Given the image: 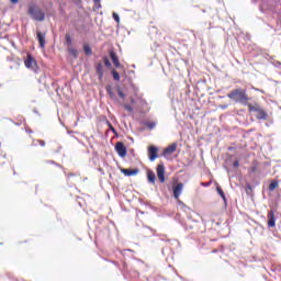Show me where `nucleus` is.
<instances>
[{
  "instance_id": "obj_1",
  "label": "nucleus",
  "mask_w": 281,
  "mask_h": 281,
  "mask_svg": "<svg viewBox=\"0 0 281 281\" xmlns=\"http://www.w3.org/2000/svg\"><path fill=\"white\" fill-rule=\"evenodd\" d=\"M227 98L233 100V102H237L239 104H244V106H249V95L247 94L246 89H234L228 94Z\"/></svg>"
},
{
  "instance_id": "obj_2",
  "label": "nucleus",
  "mask_w": 281,
  "mask_h": 281,
  "mask_svg": "<svg viewBox=\"0 0 281 281\" xmlns=\"http://www.w3.org/2000/svg\"><path fill=\"white\" fill-rule=\"evenodd\" d=\"M248 111H250V113L251 112L257 113L256 114L257 120H267V117H269L267 112L262 108H260V104H258V103L248 104Z\"/></svg>"
},
{
  "instance_id": "obj_3",
  "label": "nucleus",
  "mask_w": 281,
  "mask_h": 281,
  "mask_svg": "<svg viewBox=\"0 0 281 281\" xmlns=\"http://www.w3.org/2000/svg\"><path fill=\"white\" fill-rule=\"evenodd\" d=\"M110 58L116 69H124V65L120 63V57H117V54L115 50H110Z\"/></svg>"
},
{
  "instance_id": "obj_4",
  "label": "nucleus",
  "mask_w": 281,
  "mask_h": 281,
  "mask_svg": "<svg viewBox=\"0 0 281 281\" xmlns=\"http://www.w3.org/2000/svg\"><path fill=\"white\" fill-rule=\"evenodd\" d=\"M150 161H155L159 157V148L155 145H150L147 149Z\"/></svg>"
},
{
  "instance_id": "obj_5",
  "label": "nucleus",
  "mask_w": 281,
  "mask_h": 281,
  "mask_svg": "<svg viewBox=\"0 0 281 281\" xmlns=\"http://www.w3.org/2000/svg\"><path fill=\"white\" fill-rule=\"evenodd\" d=\"M156 172L160 183H166V167L164 165H158Z\"/></svg>"
},
{
  "instance_id": "obj_6",
  "label": "nucleus",
  "mask_w": 281,
  "mask_h": 281,
  "mask_svg": "<svg viewBox=\"0 0 281 281\" xmlns=\"http://www.w3.org/2000/svg\"><path fill=\"white\" fill-rule=\"evenodd\" d=\"M115 150L119 157H126V146H124V143L122 142L116 143Z\"/></svg>"
},
{
  "instance_id": "obj_7",
  "label": "nucleus",
  "mask_w": 281,
  "mask_h": 281,
  "mask_svg": "<svg viewBox=\"0 0 281 281\" xmlns=\"http://www.w3.org/2000/svg\"><path fill=\"white\" fill-rule=\"evenodd\" d=\"M181 192H183V183L180 182L176 187H173V198L176 199V201H179Z\"/></svg>"
},
{
  "instance_id": "obj_8",
  "label": "nucleus",
  "mask_w": 281,
  "mask_h": 281,
  "mask_svg": "<svg viewBox=\"0 0 281 281\" xmlns=\"http://www.w3.org/2000/svg\"><path fill=\"white\" fill-rule=\"evenodd\" d=\"M177 151V143L170 144L167 148L164 149V157H168V155H172V153Z\"/></svg>"
},
{
  "instance_id": "obj_9",
  "label": "nucleus",
  "mask_w": 281,
  "mask_h": 281,
  "mask_svg": "<svg viewBox=\"0 0 281 281\" xmlns=\"http://www.w3.org/2000/svg\"><path fill=\"white\" fill-rule=\"evenodd\" d=\"M36 63V59L32 57V54L27 53L26 58L24 59V66L26 69H32V66Z\"/></svg>"
},
{
  "instance_id": "obj_10",
  "label": "nucleus",
  "mask_w": 281,
  "mask_h": 281,
  "mask_svg": "<svg viewBox=\"0 0 281 281\" xmlns=\"http://www.w3.org/2000/svg\"><path fill=\"white\" fill-rule=\"evenodd\" d=\"M268 227H276V213L273 211L268 213Z\"/></svg>"
},
{
  "instance_id": "obj_11",
  "label": "nucleus",
  "mask_w": 281,
  "mask_h": 281,
  "mask_svg": "<svg viewBox=\"0 0 281 281\" xmlns=\"http://www.w3.org/2000/svg\"><path fill=\"white\" fill-rule=\"evenodd\" d=\"M95 71L99 76V80H102V78H104V67L102 66V63L97 64Z\"/></svg>"
},
{
  "instance_id": "obj_12",
  "label": "nucleus",
  "mask_w": 281,
  "mask_h": 281,
  "mask_svg": "<svg viewBox=\"0 0 281 281\" xmlns=\"http://www.w3.org/2000/svg\"><path fill=\"white\" fill-rule=\"evenodd\" d=\"M121 172L125 175V177H133L139 172V169H121Z\"/></svg>"
},
{
  "instance_id": "obj_13",
  "label": "nucleus",
  "mask_w": 281,
  "mask_h": 281,
  "mask_svg": "<svg viewBox=\"0 0 281 281\" xmlns=\"http://www.w3.org/2000/svg\"><path fill=\"white\" fill-rule=\"evenodd\" d=\"M37 41L41 49H45V33H37Z\"/></svg>"
},
{
  "instance_id": "obj_14",
  "label": "nucleus",
  "mask_w": 281,
  "mask_h": 281,
  "mask_svg": "<svg viewBox=\"0 0 281 281\" xmlns=\"http://www.w3.org/2000/svg\"><path fill=\"white\" fill-rule=\"evenodd\" d=\"M156 180H157V176L155 175V171L148 170L147 171V181L149 183H155Z\"/></svg>"
},
{
  "instance_id": "obj_15",
  "label": "nucleus",
  "mask_w": 281,
  "mask_h": 281,
  "mask_svg": "<svg viewBox=\"0 0 281 281\" xmlns=\"http://www.w3.org/2000/svg\"><path fill=\"white\" fill-rule=\"evenodd\" d=\"M83 52L86 56H91V54H93V50L91 49V46H89V44L83 45Z\"/></svg>"
},
{
  "instance_id": "obj_16",
  "label": "nucleus",
  "mask_w": 281,
  "mask_h": 281,
  "mask_svg": "<svg viewBox=\"0 0 281 281\" xmlns=\"http://www.w3.org/2000/svg\"><path fill=\"white\" fill-rule=\"evenodd\" d=\"M36 21H45V13L43 11H36Z\"/></svg>"
},
{
  "instance_id": "obj_17",
  "label": "nucleus",
  "mask_w": 281,
  "mask_h": 281,
  "mask_svg": "<svg viewBox=\"0 0 281 281\" xmlns=\"http://www.w3.org/2000/svg\"><path fill=\"white\" fill-rule=\"evenodd\" d=\"M216 191L220 194V196L223 199V201H227V198L225 196V192H223V188H221V186L216 187Z\"/></svg>"
},
{
  "instance_id": "obj_18",
  "label": "nucleus",
  "mask_w": 281,
  "mask_h": 281,
  "mask_svg": "<svg viewBox=\"0 0 281 281\" xmlns=\"http://www.w3.org/2000/svg\"><path fill=\"white\" fill-rule=\"evenodd\" d=\"M105 91L110 95V98H115V92H113V88L111 86H106Z\"/></svg>"
},
{
  "instance_id": "obj_19",
  "label": "nucleus",
  "mask_w": 281,
  "mask_h": 281,
  "mask_svg": "<svg viewBox=\"0 0 281 281\" xmlns=\"http://www.w3.org/2000/svg\"><path fill=\"white\" fill-rule=\"evenodd\" d=\"M279 183L277 180H272L271 183L269 184V190L270 192H273L278 188Z\"/></svg>"
},
{
  "instance_id": "obj_20",
  "label": "nucleus",
  "mask_w": 281,
  "mask_h": 281,
  "mask_svg": "<svg viewBox=\"0 0 281 281\" xmlns=\"http://www.w3.org/2000/svg\"><path fill=\"white\" fill-rule=\"evenodd\" d=\"M68 52H69L70 56H74V58H77L78 49L70 47V48H68Z\"/></svg>"
},
{
  "instance_id": "obj_21",
  "label": "nucleus",
  "mask_w": 281,
  "mask_h": 281,
  "mask_svg": "<svg viewBox=\"0 0 281 281\" xmlns=\"http://www.w3.org/2000/svg\"><path fill=\"white\" fill-rule=\"evenodd\" d=\"M112 76L116 82H120V72H117V70L112 69Z\"/></svg>"
},
{
  "instance_id": "obj_22",
  "label": "nucleus",
  "mask_w": 281,
  "mask_h": 281,
  "mask_svg": "<svg viewBox=\"0 0 281 281\" xmlns=\"http://www.w3.org/2000/svg\"><path fill=\"white\" fill-rule=\"evenodd\" d=\"M123 108H124L125 111H128V113H133V106L132 105L125 103V104H123Z\"/></svg>"
},
{
  "instance_id": "obj_23",
  "label": "nucleus",
  "mask_w": 281,
  "mask_h": 281,
  "mask_svg": "<svg viewBox=\"0 0 281 281\" xmlns=\"http://www.w3.org/2000/svg\"><path fill=\"white\" fill-rule=\"evenodd\" d=\"M250 172H257L258 171V162H254L252 166H250Z\"/></svg>"
},
{
  "instance_id": "obj_24",
  "label": "nucleus",
  "mask_w": 281,
  "mask_h": 281,
  "mask_svg": "<svg viewBox=\"0 0 281 281\" xmlns=\"http://www.w3.org/2000/svg\"><path fill=\"white\" fill-rule=\"evenodd\" d=\"M112 16H113L114 21H115L117 24H120V15L114 12V13L112 14Z\"/></svg>"
},
{
  "instance_id": "obj_25",
  "label": "nucleus",
  "mask_w": 281,
  "mask_h": 281,
  "mask_svg": "<svg viewBox=\"0 0 281 281\" xmlns=\"http://www.w3.org/2000/svg\"><path fill=\"white\" fill-rule=\"evenodd\" d=\"M67 45H71V35L66 34L65 36Z\"/></svg>"
},
{
  "instance_id": "obj_26",
  "label": "nucleus",
  "mask_w": 281,
  "mask_h": 281,
  "mask_svg": "<svg viewBox=\"0 0 281 281\" xmlns=\"http://www.w3.org/2000/svg\"><path fill=\"white\" fill-rule=\"evenodd\" d=\"M103 63H104L105 67H111V61L109 60L108 57L103 58Z\"/></svg>"
},
{
  "instance_id": "obj_27",
  "label": "nucleus",
  "mask_w": 281,
  "mask_h": 281,
  "mask_svg": "<svg viewBox=\"0 0 281 281\" xmlns=\"http://www.w3.org/2000/svg\"><path fill=\"white\" fill-rule=\"evenodd\" d=\"M117 93H119V97H120L122 100H124V98H126V95L124 94V92H123L121 89L117 90Z\"/></svg>"
},
{
  "instance_id": "obj_28",
  "label": "nucleus",
  "mask_w": 281,
  "mask_h": 281,
  "mask_svg": "<svg viewBox=\"0 0 281 281\" xmlns=\"http://www.w3.org/2000/svg\"><path fill=\"white\" fill-rule=\"evenodd\" d=\"M233 166H234V168H238V166H240V162H239L238 160H235V161L233 162Z\"/></svg>"
},
{
  "instance_id": "obj_29",
  "label": "nucleus",
  "mask_w": 281,
  "mask_h": 281,
  "mask_svg": "<svg viewBox=\"0 0 281 281\" xmlns=\"http://www.w3.org/2000/svg\"><path fill=\"white\" fill-rule=\"evenodd\" d=\"M37 142H38L40 146H45V140L40 139Z\"/></svg>"
},
{
  "instance_id": "obj_30",
  "label": "nucleus",
  "mask_w": 281,
  "mask_h": 281,
  "mask_svg": "<svg viewBox=\"0 0 281 281\" xmlns=\"http://www.w3.org/2000/svg\"><path fill=\"white\" fill-rule=\"evenodd\" d=\"M211 182H202L201 186H204V188H207Z\"/></svg>"
},
{
  "instance_id": "obj_31",
  "label": "nucleus",
  "mask_w": 281,
  "mask_h": 281,
  "mask_svg": "<svg viewBox=\"0 0 281 281\" xmlns=\"http://www.w3.org/2000/svg\"><path fill=\"white\" fill-rule=\"evenodd\" d=\"M11 3H19V0H11Z\"/></svg>"
},
{
  "instance_id": "obj_32",
  "label": "nucleus",
  "mask_w": 281,
  "mask_h": 281,
  "mask_svg": "<svg viewBox=\"0 0 281 281\" xmlns=\"http://www.w3.org/2000/svg\"><path fill=\"white\" fill-rule=\"evenodd\" d=\"M131 103H132V104H135V99L132 98V99H131Z\"/></svg>"
},
{
  "instance_id": "obj_33",
  "label": "nucleus",
  "mask_w": 281,
  "mask_h": 281,
  "mask_svg": "<svg viewBox=\"0 0 281 281\" xmlns=\"http://www.w3.org/2000/svg\"><path fill=\"white\" fill-rule=\"evenodd\" d=\"M111 131H113V133H115V128L113 126L110 125Z\"/></svg>"
},
{
  "instance_id": "obj_34",
  "label": "nucleus",
  "mask_w": 281,
  "mask_h": 281,
  "mask_svg": "<svg viewBox=\"0 0 281 281\" xmlns=\"http://www.w3.org/2000/svg\"><path fill=\"white\" fill-rule=\"evenodd\" d=\"M93 3H100V0H92Z\"/></svg>"
},
{
  "instance_id": "obj_35",
  "label": "nucleus",
  "mask_w": 281,
  "mask_h": 281,
  "mask_svg": "<svg viewBox=\"0 0 281 281\" xmlns=\"http://www.w3.org/2000/svg\"><path fill=\"white\" fill-rule=\"evenodd\" d=\"M228 150H234V148L233 147H228Z\"/></svg>"
}]
</instances>
